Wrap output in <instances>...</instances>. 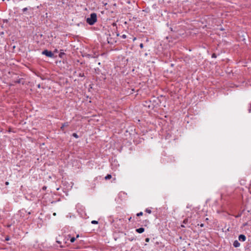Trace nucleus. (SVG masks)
<instances>
[{
  "instance_id": "f257e3e1",
  "label": "nucleus",
  "mask_w": 251,
  "mask_h": 251,
  "mask_svg": "<svg viewBox=\"0 0 251 251\" xmlns=\"http://www.w3.org/2000/svg\"><path fill=\"white\" fill-rule=\"evenodd\" d=\"M97 21V15L95 13H92L90 14V17L86 19V22L89 25H94Z\"/></svg>"
},
{
  "instance_id": "f03ea898",
  "label": "nucleus",
  "mask_w": 251,
  "mask_h": 251,
  "mask_svg": "<svg viewBox=\"0 0 251 251\" xmlns=\"http://www.w3.org/2000/svg\"><path fill=\"white\" fill-rule=\"evenodd\" d=\"M42 54L51 58H53L54 57V54L52 52V51H49L47 50H43L42 52Z\"/></svg>"
},
{
  "instance_id": "7ed1b4c3",
  "label": "nucleus",
  "mask_w": 251,
  "mask_h": 251,
  "mask_svg": "<svg viewBox=\"0 0 251 251\" xmlns=\"http://www.w3.org/2000/svg\"><path fill=\"white\" fill-rule=\"evenodd\" d=\"M238 239L239 241L244 242L246 240V237L243 234H241L239 236Z\"/></svg>"
},
{
  "instance_id": "20e7f679",
  "label": "nucleus",
  "mask_w": 251,
  "mask_h": 251,
  "mask_svg": "<svg viewBox=\"0 0 251 251\" xmlns=\"http://www.w3.org/2000/svg\"><path fill=\"white\" fill-rule=\"evenodd\" d=\"M233 245L235 248H237L240 246V244L237 240H235L233 242Z\"/></svg>"
},
{
  "instance_id": "39448f33",
  "label": "nucleus",
  "mask_w": 251,
  "mask_h": 251,
  "mask_svg": "<svg viewBox=\"0 0 251 251\" xmlns=\"http://www.w3.org/2000/svg\"><path fill=\"white\" fill-rule=\"evenodd\" d=\"M145 231V228L143 227H140L139 228H137L136 229V231L139 233H142Z\"/></svg>"
},
{
  "instance_id": "423d86ee",
  "label": "nucleus",
  "mask_w": 251,
  "mask_h": 251,
  "mask_svg": "<svg viewBox=\"0 0 251 251\" xmlns=\"http://www.w3.org/2000/svg\"><path fill=\"white\" fill-rule=\"evenodd\" d=\"M69 126V124L68 122H66V123H64V124H62L61 127V129L63 131L64 130V128L66 126Z\"/></svg>"
},
{
  "instance_id": "0eeeda50",
  "label": "nucleus",
  "mask_w": 251,
  "mask_h": 251,
  "mask_svg": "<svg viewBox=\"0 0 251 251\" xmlns=\"http://www.w3.org/2000/svg\"><path fill=\"white\" fill-rule=\"evenodd\" d=\"M69 238H70V242L71 243H74L75 241V239H76L75 237H71V236L70 235H69Z\"/></svg>"
},
{
  "instance_id": "6e6552de",
  "label": "nucleus",
  "mask_w": 251,
  "mask_h": 251,
  "mask_svg": "<svg viewBox=\"0 0 251 251\" xmlns=\"http://www.w3.org/2000/svg\"><path fill=\"white\" fill-rule=\"evenodd\" d=\"M112 177V176L110 174H108L105 177V180H108L111 179Z\"/></svg>"
},
{
  "instance_id": "1a4fd4ad",
  "label": "nucleus",
  "mask_w": 251,
  "mask_h": 251,
  "mask_svg": "<svg viewBox=\"0 0 251 251\" xmlns=\"http://www.w3.org/2000/svg\"><path fill=\"white\" fill-rule=\"evenodd\" d=\"M72 135L75 138H78L79 137L78 135L76 133H73Z\"/></svg>"
},
{
  "instance_id": "9d476101",
  "label": "nucleus",
  "mask_w": 251,
  "mask_h": 251,
  "mask_svg": "<svg viewBox=\"0 0 251 251\" xmlns=\"http://www.w3.org/2000/svg\"><path fill=\"white\" fill-rule=\"evenodd\" d=\"M145 212H146L147 213H148L149 214H151V210L149 208L146 209Z\"/></svg>"
},
{
  "instance_id": "9b49d317",
  "label": "nucleus",
  "mask_w": 251,
  "mask_h": 251,
  "mask_svg": "<svg viewBox=\"0 0 251 251\" xmlns=\"http://www.w3.org/2000/svg\"><path fill=\"white\" fill-rule=\"evenodd\" d=\"M22 79H23L20 78V79L15 81V83H21V81H22Z\"/></svg>"
},
{
  "instance_id": "f8f14e48",
  "label": "nucleus",
  "mask_w": 251,
  "mask_h": 251,
  "mask_svg": "<svg viewBox=\"0 0 251 251\" xmlns=\"http://www.w3.org/2000/svg\"><path fill=\"white\" fill-rule=\"evenodd\" d=\"M91 224H98V222L97 221L93 220V221H91Z\"/></svg>"
},
{
  "instance_id": "ddd939ff",
  "label": "nucleus",
  "mask_w": 251,
  "mask_h": 251,
  "mask_svg": "<svg viewBox=\"0 0 251 251\" xmlns=\"http://www.w3.org/2000/svg\"><path fill=\"white\" fill-rule=\"evenodd\" d=\"M143 215V213L142 212H140L139 213H138L136 214L137 216H138V217L142 216Z\"/></svg>"
},
{
  "instance_id": "4468645a",
  "label": "nucleus",
  "mask_w": 251,
  "mask_h": 251,
  "mask_svg": "<svg viewBox=\"0 0 251 251\" xmlns=\"http://www.w3.org/2000/svg\"><path fill=\"white\" fill-rule=\"evenodd\" d=\"M212 58H216V57H217V55H216V53H213L212 54Z\"/></svg>"
},
{
  "instance_id": "2eb2a0df",
  "label": "nucleus",
  "mask_w": 251,
  "mask_h": 251,
  "mask_svg": "<svg viewBox=\"0 0 251 251\" xmlns=\"http://www.w3.org/2000/svg\"><path fill=\"white\" fill-rule=\"evenodd\" d=\"M121 37L123 39H126V36L125 34H123L121 36Z\"/></svg>"
},
{
  "instance_id": "dca6fc26",
  "label": "nucleus",
  "mask_w": 251,
  "mask_h": 251,
  "mask_svg": "<svg viewBox=\"0 0 251 251\" xmlns=\"http://www.w3.org/2000/svg\"><path fill=\"white\" fill-rule=\"evenodd\" d=\"M123 220V219H116L115 220H113L114 221H116V222H118V221H119L120 222L122 221Z\"/></svg>"
},
{
  "instance_id": "f3484780",
  "label": "nucleus",
  "mask_w": 251,
  "mask_h": 251,
  "mask_svg": "<svg viewBox=\"0 0 251 251\" xmlns=\"http://www.w3.org/2000/svg\"><path fill=\"white\" fill-rule=\"evenodd\" d=\"M188 219H185L184 220L183 223L184 224H186L187 223V222H188Z\"/></svg>"
},
{
  "instance_id": "a211bd4d",
  "label": "nucleus",
  "mask_w": 251,
  "mask_h": 251,
  "mask_svg": "<svg viewBox=\"0 0 251 251\" xmlns=\"http://www.w3.org/2000/svg\"><path fill=\"white\" fill-rule=\"evenodd\" d=\"M22 10H23V12H25V11H26L27 10V7H25V8H23L22 9Z\"/></svg>"
},
{
  "instance_id": "6ab92c4d",
  "label": "nucleus",
  "mask_w": 251,
  "mask_h": 251,
  "mask_svg": "<svg viewBox=\"0 0 251 251\" xmlns=\"http://www.w3.org/2000/svg\"><path fill=\"white\" fill-rule=\"evenodd\" d=\"M149 241H150V238H146L145 239V241H146V242H149Z\"/></svg>"
},
{
  "instance_id": "aec40b11",
  "label": "nucleus",
  "mask_w": 251,
  "mask_h": 251,
  "mask_svg": "<svg viewBox=\"0 0 251 251\" xmlns=\"http://www.w3.org/2000/svg\"><path fill=\"white\" fill-rule=\"evenodd\" d=\"M143 47H144V45H143V43H141V44H140V47L141 49H142V48H143Z\"/></svg>"
},
{
  "instance_id": "412c9836",
  "label": "nucleus",
  "mask_w": 251,
  "mask_h": 251,
  "mask_svg": "<svg viewBox=\"0 0 251 251\" xmlns=\"http://www.w3.org/2000/svg\"><path fill=\"white\" fill-rule=\"evenodd\" d=\"M56 242L58 244H60L61 245V242L60 241H58V240H57L56 241ZM61 247H62V246L60 245Z\"/></svg>"
},
{
  "instance_id": "4be33fe9",
  "label": "nucleus",
  "mask_w": 251,
  "mask_h": 251,
  "mask_svg": "<svg viewBox=\"0 0 251 251\" xmlns=\"http://www.w3.org/2000/svg\"><path fill=\"white\" fill-rule=\"evenodd\" d=\"M64 54H65V53H62V52H61V53L59 54V56L61 57H62V55H64Z\"/></svg>"
},
{
  "instance_id": "5701e85b",
  "label": "nucleus",
  "mask_w": 251,
  "mask_h": 251,
  "mask_svg": "<svg viewBox=\"0 0 251 251\" xmlns=\"http://www.w3.org/2000/svg\"><path fill=\"white\" fill-rule=\"evenodd\" d=\"M134 239V237H133V238H129V240L131 241H133Z\"/></svg>"
},
{
  "instance_id": "b1692460",
  "label": "nucleus",
  "mask_w": 251,
  "mask_h": 251,
  "mask_svg": "<svg viewBox=\"0 0 251 251\" xmlns=\"http://www.w3.org/2000/svg\"><path fill=\"white\" fill-rule=\"evenodd\" d=\"M200 226L201 227H203L204 226V224H201L200 225Z\"/></svg>"
},
{
  "instance_id": "393cba45",
  "label": "nucleus",
  "mask_w": 251,
  "mask_h": 251,
  "mask_svg": "<svg viewBox=\"0 0 251 251\" xmlns=\"http://www.w3.org/2000/svg\"><path fill=\"white\" fill-rule=\"evenodd\" d=\"M131 219H132V217H130L128 218V221H131Z\"/></svg>"
},
{
  "instance_id": "a878e982",
  "label": "nucleus",
  "mask_w": 251,
  "mask_h": 251,
  "mask_svg": "<svg viewBox=\"0 0 251 251\" xmlns=\"http://www.w3.org/2000/svg\"><path fill=\"white\" fill-rule=\"evenodd\" d=\"M8 184H9V182H7V181H6V182H5V185H8Z\"/></svg>"
},
{
  "instance_id": "bb28decb",
  "label": "nucleus",
  "mask_w": 251,
  "mask_h": 251,
  "mask_svg": "<svg viewBox=\"0 0 251 251\" xmlns=\"http://www.w3.org/2000/svg\"><path fill=\"white\" fill-rule=\"evenodd\" d=\"M79 76H84V74H83L82 75L80 74V75H79Z\"/></svg>"
},
{
  "instance_id": "cd10ccee",
  "label": "nucleus",
  "mask_w": 251,
  "mask_h": 251,
  "mask_svg": "<svg viewBox=\"0 0 251 251\" xmlns=\"http://www.w3.org/2000/svg\"><path fill=\"white\" fill-rule=\"evenodd\" d=\"M9 238H8V237H7V238H5V240H9Z\"/></svg>"
},
{
  "instance_id": "c85d7f7f",
  "label": "nucleus",
  "mask_w": 251,
  "mask_h": 251,
  "mask_svg": "<svg viewBox=\"0 0 251 251\" xmlns=\"http://www.w3.org/2000/svg\"><path fill=\"white\" fill-rule=\"evenodd\" d=\"M159 242H156L155 243V244H156V245H159Z\"/></svg>"
},
{
  "instance_id": "c756f323",
  "label": "nucleus",
  "mask_w": 251,
  "mask_h": 251,
  "mask_svg": "<svg viewBox=\"0 0 251 251\" xmlns=\"http://www.w3.org/2000/svg\"><path fill=\"white\" fill-rule=\"evenodd\" d=\"M136 39V37H134L133 39V41H135V40Z\"/></svg>"
},
{
  "instance_id": "7c9ffc66",
  "label": "nucleus",
  "mask_w": 251,
  "mask_h": 251,
  "mask_svg": "<svg viewBox=\"0 0 251 251\" xmlns=\"http://www.w3.org/2000/svg\"><path fill=\"white\" fill-rule=\"evenodd\" d=\"M43 189H46V187L44 186V187H43Z\"/></svg>"
},
{
  "instance_id": "2f4dec72",
  "label": "nucleus",
  "mask_w": 251,
  "mask_h": 251,
  "mask_svg": "<svg viewBox=\"0 0 251 251\" xmlns=\"http://www.w3.org/2000/svg\"><path fill=\"white\" fill-rule=\"evenodd\" d=\"M0 34H3V32H1Z\"/></svg>"
},
{
  "instance_id": "473e14b6",
  "label": "nucleus",
  "mask_w": 251,
  "mask_h": 251,
  "mask_svg": "<svg viewBox=\"0 0 251 251\" xmlns=\"http://www.w3.org/2000/svg\"><path fill=\"white\" fill-rule=\"evenodd\" d=\"M78 237H79V235H77L76 236V238H78Z\"/></svg>"
},
{
  "instance_id": "72a5a7b5",
  "label": "nucleus",
  "mask_w": 251,
  "mask_h": 251,
  "mask_svg": "<svg viewBox=\"0 0 251 251\" xmlns=\"http://www.w3.org/2000/svg\"><path fill=\"white\" fill-rule=\"evenodd\" d=\"M206 221H208V218H206L205 219Z\"/></svg>"
},
{
  "instance_id": "f704fd0d",
  "label": "nucleus",
  "mask_w": 251,
  "mask_h": 251,
  "mask_svg": "<svg viewBox=\"0 0 251 251\" xmlns=\"http://www.w3.org/2000/svg\"><path fill=\"white\" fill-rule=\"evenodd\" d=\"M8 227H10V225H8L7 226Z\"/></svg>"
},
{
  "instance_id": "c9c22d12",
  "label": "nucleus",
  "mask_w": 251,
  "mask_h": 251,
  "mask_svg": "<svg viewBox=\"0 0 251 251\" xmlns=\"http://www.w3.org/2000/svg\"><path fill=\"white\" fill-rule=\"evenodd\" d=\"M56 215V213H54L53 214V215Z\"/></svg>"
}]
</instances>
